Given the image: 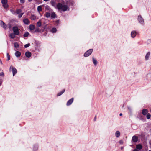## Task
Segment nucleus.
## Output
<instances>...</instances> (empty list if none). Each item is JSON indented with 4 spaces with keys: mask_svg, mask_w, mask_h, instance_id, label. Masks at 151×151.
I'll use <instances>...</instances> for the list:
<instances>
[{
    "mask_svg": "<svg viewBox=\"0 0 151 151\" xmlns=\"http://www.w3.org/2000/svg\"><path fill=\"white\" fill-rule=\"evenodd\" d=\"M7 60H10V56L8 53L7 54Z\"/></svg>",
    "mask_w": 151,
    "mask_h": 151,
    "instance_id": "nucleus-36",
    "label": "nucleus"
},
{
    "mask_svg": "<svg viewBox=\"0 0 151 151\" xmlns=\"http://www.w3.org/2000/svg\"><path fill=\"white\" fill-rule=\"evenodd\" d=\"M4 75V73L3 72H1L0 74V75L1 76H3Z\"/></svg>",
    "mask_w": 151,
    "mask_h": 151,
    "instance_id": "nucleus-41",
    "label": "nucleus"
},
{
    "mask_svg": "<svg viewBox=\"0 0 151 151\" xmlns=\"http://www.w3.org/2000/svg\"><path fill=\"white\" fill-rule=\"evenodd\" d=\"M23 22L25 24L27 25L29 24L30 23V21L27 18H25L23 20Z\"/></svg>",
    "mask_w": 151,
    "mask_h": 151,
    "instance_id": "nucleus-7",
    "label": "nucleus"
},
{
    "mask_svg": "<svg viewBox=\"0 0 151 151\" xmlns=\"http://www.w3.org/2000/svg\"><path fill=\"white\" fill-rule=\"evenodd\" d=\"M32 1V0H28V1L29 2H30L31 1Z\"/></svg>",
    "mask_w": 151,
    "mask_h": 151,
    "instance_id": "nucleus-45",
    "label": "nucleus"
},
{
    "mask_svg": "<svg viewBox=\"0 0 151 151\" xmlns=\"http://www.w3.org/2000/svg\"><path fill=\"white\" fill-rule=\"evenodd\" d=\"M30 45V43H28L27 44H25L24 45V47L25 48H27Z\"/></svg>",
    "mask_w": 151,
    "mask_h": 151,
    "instance_id": "nucleus-37",
    "label": "nucleus"
},
{
    "mask_svg": "<svg viewBox=\"0 0 151 151\" xmlns=\"http://www.w3.org/2000/svg\"><path fill=\"white\" fill-rule=\"evenodd\" d=\"M148 110L146 109H143L142 111V114L144 115H146L148 113Z\"/></svg>",
    "mask_w": 151,
    "mask_h": 151,
    "instance_id": "nucleus-10",
    "label": "nucleus"
},
{
    "mask_svg": "<svg viewBox=\"0 0 151 151\" xmlns=\"http://www.w3.org/2000/svg\"><path fill=\"white\" fill-rule=\"evenodd\" d=\"M133 151H139L137 149H134V150Z\"/></svg>",
    "mask_w": 151,
    "mask_h": 151,
    "instance_id": "nucleus-43",
    "label": "nucleus"
},
{
    "mask_svg": "<svg viewBox=\"0 0 151 151\" xmlns=\"http://www.w3.org/2000/svg\"><path fill=\"white\" fill-rule=\"evenodd\" d=\"M9 28H11V25L10 24H9Z\"/></svg>",
    "mask_w": 151,
    "mask_h": 151,
    "instance_id": "nucleus-44",
    "label": "nucleus"
},
{
    "mask_svg": "<svg viewBox=\"0 0 151 151\" xmlns=\"http://www.w3.org/2000/svg\"><path fill=\"white\" fill-rule=\"evenodd\" d=\"M93 49H91L88 50L84 54L85 57H87L89 56L92 53L93 51Z\"/></svg>",
    "mask_w": 151,
    "mask_h": 151,
    "instance_id": "nucleus-3",
    "label": "nucleus"
},
{
    "mask_svg": "<svg viewBox=\"0 0 151 151\" xmlns=\"http://www.w3.org/2000/svg\"><path fill=\"white\" fill-rule=\"evenodd\" d=\"M93 62L95 65H96L97 64V61L93 57L92 58Z\"/></svg>",
    "mask_w": 151,
    "mask_h": 151,
    "instance_id": "nucleus-20",
    "label": "nucleus"
},
{
    "mask_svg": "<svg viewBox=\"0 0 151 151\" xmlns=\"http://www.w3.org/2000/svg\"><path fill=\"white\" fill-rule=\"evenodd\" d=\"M35 32H40V31L39 28H37L35 29Z\"/></svg>",
    "mask_w": 151,
    "mask_h": 151,
    "instance_id": "nucleus-35",
    "label": "nucleus"
},
{
    "mask_svg": "<svg viewBox=\"0 0 151 151\" xmlns=\"http://www.w3.org/2000/svg\"><path fill=\"white\" fill-rule=\"evenodd\" d=\"M12 30L14 33L16 35H18L19 34V31L17 27H14L13 28Z\"/></svg>",
    "mask_w": 151,
    "mask_h": 151,
    "instance_id": "nucleus-2",
    "label": "nucleus"
},
{
    "mask_svg": "<svg viewBox=\"0 0 151 151\" xmlns=\"http://www.w3.org/2000/svg\"><path fill=\"white\" fill-rule=\"evenodd\" d=\"M50 15V13L49 12H46L45 14V16L47 18L49 17Z\"/></svg>",
    "mask_w": 151,
    "mask_h": 151,
    "instance_id": "nucleus-19",
    "label": "nucleus"
},
{
    "mask_svg": "<svg viewBox=\"0 0 151 151\" xmlns=\"http://www.w3.org/2000/svg\"><path fill=\"white\" fill-rule=\"evenodd\" d=\"M65 89H63L62 91L61 92H59L57 94V96H59L61 95L62 94H63L65 91Z\"/></svg>",
    "mask_w": 151,
    "mask_h": 151,
    "instance_id": "nucleus-15",
    "label": "nucleus"
},
{
    "mask_svg": "<svg viewBox=\"0 0 151 151\" xmlns=\"http://www.w3.org/2000/svg\"><path fill=\"white\" fill-rule=\"evenodd\" d=\"M150 55V52H148L146 54L145 56V58L146 60H147L149 58V56Z\"/></svg>",
    "mask_w": 151,
    "mask_h": 151,
    "instance_id": "nucleus-18",
    "label": "nucleus"
},
{
    "mask_svg": "<svg viewBox=\"0 0 151 151\" xmlns=\"http://www.w3.org/2000/svg\"><path fill=\"white\" fill-rule=\"evenodd\" d=\"M136 32L135 31H133L131 33V36L132 38H134L136 35Z\"/></svg>",
    "mask_w": 151,
    "mask_h": 151,
    "instance_id": "nucleus-12",
    "label": "nucleus"
},
{
    "mask_svg": "<svg viewBox=\"0 0 151 151\" xmlns=\"http://www.w3.org/2000/svg\"><path fill=\"white\" fill-rule=\"evenodd\" d=\"M22 11V10L20 9H17L16 11V14H18L20 13Z\"/></svg>",
    "mask_w": 151,
    "mask_h": 151,
    "instance_id": "nucleus-24",
    "label": "nucleus"
},
{
    "mask_svg": "<svg viewBox=\"0 0 151 151\" xmlns=\"http://www.w3.org/2000/svg\"><path fill=\"white\" fill-rule=\"evenodd\" d=\"M57 8L60 10L63 11L67 10L68 9V6L67 5H63L62 3H59L57 5Z\"/></svg>",
    "mask_w": 151,
    "mask_h": 151,
    "instance_id": "nucleus-1",
    "label": "nucleus"
},
{
    "mask_svg": "<svg viewBox=\"0 0 151 151\" xmlns=\"http://www.w3.org/2000/svg\"><path fill=\"white\" fill-rule=\"evenodd\" d=\"M73 100L74 99L73 98L70 99L67 101L66 105L68 106L70 105L73 102Z\"/></svg>",
    "mask_w": 151,
    "mask_h": 151,
    "instance_id": "nucleus-6",
    "label": "nucleus"
},
{
    "mask_svg": "<svg viewBox=\"0 0 151 151\" xmlns=\"http://www.w3.org/2000/svg\"><path fill=\"white\" fill-rule=\"evenodd\" d=\"M138 138L136 136H134L132 137V139L134 142H137L138 140Z\"/></svg>",
    "mask_w": 151,
    "mask_h": 151,
    "instance_id": "nucleus-8",
    "label": "nucleus"
},
{
    "mask_svg": "<svg viewBox=\"0 0 151 151\" xmlns=\"http://www.w3.org/2000/svg\"><path fill=\"white\" fill-rule=\"evenodd\" d=\"M35 43L36 46L38 47L40 45V43L38 41H35Z\"/></svg>",
    "mask_w": 151,
    "mask_h": 151,
    "instance_id": "nucleus-25",
    "label": "nucleus"
},
{
    "mask_svg": "<svg viewBox=\"0 0 151 151\" xmlns=\"http://www.w3.org/2000/svg\"><path fill=\"white\" fill-rule=\"evenodd\" d=\"M57 31V30L56 28H52L51 30V32L52 33H55Z\"/></svg>",
    "mask_w": 151,
    "mask_h": 151,
    "instance_id": "nucleus-29",
    "label": "nucleus"
},
{
    "mask_svg": "<svg viewBox=\"0 0 151 151\" xmlns=\"http://www.w3.org/2000/svg\"><path fill=\"white\" fill-rule=\"evenodd\" d=\"M136 147L137 149L141 150L142 148V146L140 144H139L137 145Z\"/></svg>",
    "mask_w": 151,
    "mask_h": 151,
    "instance_id": "nucleus-21",
    "label": "nucleus"
},
{
    "mask_svg": "<svg viewBox=\"0 0 151 151\" xmlns=\"http://www.w3.org/2000/svg\"><path fill=\"white\" fill-rule=\"evenodd\" d=\"M10 69H12L13 73V76H14L17 73V70L15 67H14L12 65L10 66Z\"/></svg>",
    "mask_w": 151,
    "mask_h": 151,
    "instance_id": "nucleus-4",
    "label": "nucleus"
},
{
    "mask_svg": "<svg viewBox=\"0 0 151 151\" xmlns=\"http://www.w3.org/2000/svg\"><path fill=\"white\" fill-rule=\"evenodd\" d=\"M122 113H120V114H119V115H120V116H122Z\"/></svg>",
    "mask_w": 151,
    "mask_h": 151,
    "instance_id": "nucleus-46",
    "label": "nucleus"
},
{
    "mask_svg": "<svg viewBox=\"0 0 151 151\" xmlns=\"http://www.w3.org/2000/svg\"><path fill=\"white\" fill-rule=\"evenodd\" d=\"M36 17L34 15H32L31 16V19L32 20H35L36 19Z\"/></svg>",
    "mask_w": 151,
    "mask_h": 151,
    "instance_id": "nucleus-26",
    "label": "nucleus"
},
{
    "mask_svg": "<svg viewBox=\"0 0 151 151\" xmlns=\"http://www.w3.org/2000/svg\"><path fill=\"white\" fill-rule=\"evenodd\" d=\"M25 55L27 57L29 58L31 56L32 54L30 52L27 51L25 52Z\"/></svg>",
    "mask_w": 151,
    "mask_h": 151,
    "instance_id": "nucleus-11",
    "label": "nucleus"
},
{
    "mask_svg": "<svg viewBox=\"0 0 151 151\" xmlns=\"http://www.w3.org/2000/svg\"><path fill=\"white\" fill-rule=\"evenodd\" d=\"M96 115H95V117L94 119V121H96Z\"/></svg>",
    "mask_w": 151,
    "mask_h": 151,
    "instance_id": "nucleus-42",
    "label": "nucleus"
},
{
    "mask_svg": "<svg viewBox=\"0 0 151 151\" xmlns=\"http://www.w3.org/2000/svg\"><path fill=\"white\" fill-rule=\"evenodd\" d=\"M55 24L56 25H58L59 24V20H56L55 22Z\"/></svg>",
    "mask_w": 151,
    "mask_h": 151,
    "instance_id": "nucleus-38",
    "label": "nucleus"
},
{
    "mask_svg": "<svg viewBox=\"0 0 151 151\" xmlns=\"http://www.w3.org/2000/svg\"><path fill=\"white\" fill-rule=\"evenodd\" d=\"M35 28V25L33 24H30L29 26V29L31 30H33Z\"/></svg>",
    "mask_w": 151,
    "mask_h": 151,
    "instance_id": "nucleus-16",
    "label": "nucleus"
},
{
    "mask_svg": "<svg viewBox=\"0 0 151 151\" xmlns=\"http://www.w3.org/2000/svg\"><path fill=\"white\" fill-rule=\"evenodd\" d=\"M10 11L13 14H16V11L14 9H12L10 10Z\"/></svg>",
    "mask_w": 151,
    "mask_h": 151,
    "instance_id": "nucleus-31",
    "label": "nucleus"
},
{
    "mask_svg": "<svg viewBox=\"0 0 151 151\" xmlns=\"http://www.w3.org/2000/svg\"><path fill=\"white\" fill-rule=\"evenodd\" d=\"M20 2L22 3H24L25 2V0H20Z\"/></svg>",
    "mask_w": 151,
    "mask_h": 151,
    "instance_id": "nucleus-40",
    "label": "nucleus"
},
{
    "mask_svg": "<svg viewBox=\"0 0 151 151\" xmlns=\"http://www.w3.org/2000/svg\"><path fill=\"white\" fill-rule=\"evenodd\" d=\"M24 13H21L20 14H19V15H18V17L19 18H20L22 17V15H23Z\"/></svg>",
    "mask_w": 151,
    "mask_h": 151,
    "instance_id": "nucleus-39",
    "label": "nucleus"
},
{
    "mask_svg": "<svg viewBox=\"0 0 151 151\" xmlns=\"http://www.w3.org/2000/svg\"><path fill=\"white\" fill-rule=\"evenodd\" d=\"M120 135V133L119 131H117L115 133V136L117 137H118Z\"/></svg>",
    "mask_w": 151,
    "mask_h": 151,
    "instance_id": "nucleus-23",
    "label": "nucleus"
},
{
    "mask_svg": "<svg viewBox=\"0 0 151 151\" xmlns=\"http://www.w3.org/2000/svg\"><path fill=\"white\" fill-rule=\"evenodd\" d=\"M42 25V23L41 20H39L36 24L37 26L38 27H40Z\"/></svg>",
    "mask_w": 151,
    "mask_h": 151,
    "instance_id": "nucleus-22",
    "label": "nucleus"
},
{
    "mask_svg": "<svg viewBox=\"0 0 151 151\" xmlns=\"http://www.w3.org/2000/svg\"><path fill=\"white\" fill-rule=\"evenodd\" d=\"M29 33L27 32L24 34V37H27L29 35Z\"/></svg>",
    "mask_w": 151,
    "mask_h": 151,
    "instance_id": "nucleus-32",
    "label": "nucleus"
},
{
    "mask_svg": "<svg viewBox=\"0 0 151 151\" xmlns=\"http://www.w3.org/2000/svg\"><path fill=\"white\" fill-rule=\"evenodd\" d=\"M56 17V14L55 13L53 12L51 14V18L52 19L55 18Z\"/></svg>",
    "mask_w": 151,
    "mask_h": 151,
    "instance_id": "nucleus-14",
    "label": "nucleus"
},
{
    "mask_svg": "<svg viewBox=\"0 0 151 151\" xmlns=\"http://www.w3.org/2000/svg\"><path fill=\"white\" fill-rule=\"evenodd\" d=\"M21 55V52L19 51H17L15 53V55L17 57H19Z\"/></svg>",
    "mask_w": 151,
    "mask_h": 151,
    "instance_id": "nucleus-13",
    "label": "nucleus"
},
{
    "mask_svg": "<svg viewBox=\"0 0 151 151\" xmlns=\"http://www.w3.org/2000/svg\"><path fill=\"white\" fill-rule=\"evenodd\" d=\"M15 35L14 33H11L9 35V37L12 39H14L15 37Z\"/></svg>",
    "mask_w": 151,
    "mask_h": 151,
    "instance_id": "nucleus-17",
    "label": "nucleus"
},
{
    "mask_svg": "<svg viewBox=\"0 0 151 151\" xmlns=\"http://www.w3.org/2000/svg\"><path fill=\"white\" fill-rule=\"evenodd\" d=\"M147 118L148 119H149L151 117V115L149 113H147Z\"/></svg>",
    "mask_w": 151,
    "mask_h": 151,
    "instance_id": "nucleus-33",
    "label": "nucleus"
},
{
    "mask_svg": "<svg viewBox=\"0 0 151 151\" xmlns=\"http://www.w3.org/2000/svg\"><path fill=\"white\" fill-rule=\"evenodd\" d=\"M14 46L15 47L17 48L19 47V45L17 43L15 42L14 43Z\"/></svg>",
    "mask_w": 151,
    "mask_h": 151,
    "instance_id": "nucleus-34",
    "label": "nucleus"
},
{
    "mask_svg": "<svg viewBox=\"0 0 151 151\" xmlns=\"http://www.w3.org/2000/svg\"><path fill=\"white\" fill-rule=\"evenodd\" d=\"M7 0H1V2L3 4H6L7 3Z\"/></svg>",
    "mask_w": 151,
    "mask_h": 151,
    "instance_id": "nucleus-27",
    "label": "nucleus"
},
{
    "mask_svg": "<svg viewBox=\"0 0 151 151\" xmlns=\"http://www.w3.org/2000/svg\"><path fill=\"white\" fill-rule=\"evenodd\" d=\"M138 21L142 24H143L144 21L141 15H139L138 17Z\"/></svg>",
    "mask_w": 151,
    "mask_h": 151,
    "instance_id": "nucleus-5",
    "label": "nucleus"
},
{
    "mask_svg": "<svg viewBox=\"0 0 151 151\" xmlns=\"http://www.w3.org/2000/svg\"><path fill=\"white\" fill-rule=\"evenodd\" d=\"M149 151H151V150H150Z\"/></svg>",
    "mask_w": 151,
    "mask_h": 151,
    "instance_id": "nucleus-49",
    "label": "nucleus"
},
{
    "mask_svg": "<svg viewBox=\"0 0 151 151\" xmlns=\"http://www.w3.org/2000/svg\"><path fill=\"white\" fill-rule=\"evenodd\" d=\"M44 1H47L48 0H43Z\"/></svg>",
    "mask_w": 151,
    "mask_h": 151,
    "instance_id": "nucleus-48",
    "label": "nucleus"
},
{
    "mask_svg": "<svg viewBox=\"0 0 151 151\" xmlns=\"http://www.w3.org/2000/svg\"><path fill=\"white\" fill-rule=\"evenodd\" d=\"M0 62L2 64V61H1V59H0Z\"/></svg>",
    "mask_w": 151,
    "mask_h": 151,
    "instance_id": "nucleus-47",
    "label": "nucleus"
},
{
    "mask_svg": "<svg viewBox=\"0 0 151 151\" xmlns=\"http://www.w3.org/2000/svg\"><path fill=\"white\" fill-rule=\"evenodd\" d=\"M1 25L2 27L4 29H6L7 25L6 24H5L3 21H1Z\"/></svg>",
    "mask_w": 151,
    "mask_h": 151,
    "instance_id": "nucleus-9",
    "label": "nucleus"
},
{
    "mask_svg": "<svg viewBox=\"0 0 151 151\" xmlns=\"http://www.w3.org/2000/svg\"><path fill=\"white\" fill-rule=\"evenodd\" d=\"M3 6L4 9H7L9 7L8 5L7 4L3 5Z\"/></svg>",
    "mask_w": 151,
    "mask_h": 151,
    "instance_id": "nucleus-30",
    "label": "nucleus"
},
{
    "mask_svg": "<svg viewBox=\"0 0 151 151\" xmlns=\"http://www.w3.org/2000/svg\"><path fill=\"white\" fill-rule=\"evenodd\" d=\"M37 10L38 12H41L42 11V6H39L37 7Z\"/></svg>",
    "mask_w": 151,
    "mask_h": 151,
    "instance_id": "nucleus-28",
    "label": "nucleus"
}]
</instances>
